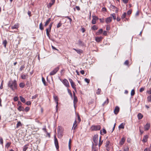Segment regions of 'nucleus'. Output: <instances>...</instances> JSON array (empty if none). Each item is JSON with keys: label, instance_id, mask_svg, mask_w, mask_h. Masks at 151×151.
I'll list each match as a JSON object with an SVG mask.
<instances>
[{"label": "nucleus", "instance_id": "obj_10", "mask_svg": "<svg viewBox=\"0 0 151 151\" xmlns=\"http://www.w3.org/2000/svg\"><path fill=\"white\" fill-rule=\"evenodd\" d=\"M112 20V17H109L106 19V23H110Z\"/></svg>", "mask_w": 151, "mask_h": 151}, {"label": "nucleus", "instance_id": "obj_58", "mask_svg": "<svg viewBox=\"0 0 151 151\" xmlns=\"http://www.w3.org/2000/svg\"><path fill=\"white\" fill-rule=\"evenodd\" d=\"M102 142L103 141H101V140L99 141V147L102 144Z\"/></svg>", "mask_w": 151, "mask_h": 151}, {"label": "nucleus", "instance_id": "obj_56", "mask_svg": "<svg viewBox=\"0 0 151 151\" xmlns=\"http://www.w3.org/2000/svg\"><path fill=\"white\" fill-rule=\"evenodd\" d=\"M92 23L93 24H95L96 23V21L94 19H93L92 21Z\"/></svg>", "mask_w": 151, "mask_h": 151}, {"label": "nucleus", "instance_id": "obj_14", "mask_svg": "<svg viewBox=\"0 0 151 151\" xmlns=\"http://www.w3.org/2000/svg\"><path fill=\"white\" fill-rule=\"evenodd\" d=\"M78 100L77 97L75 96L74 93V100H73V104L74 107H75V105L76 104Z\"/></svg>", "mask_w": 151, "mask_h": 151}, {"label": "nucleus", "instance_id": "obj_29", "mask_svg": "<svg viewBox=\"0 0 151 151\" xmlns=\"http://www.w3.org/2000/svg\"><path fill=\"white\" fill-rule=\"evenodd\" d=\"M25 84L24 83H20L19 84V86L21 88H24L25 86Z\"/></svg>", "mask_w": 151, "mask_h": 151}, {"label": "nucleus", "instance_id": "obj_28", "mask_svg": "<svg viewBox=\"0 0 151 151\" xmlns=\"http://www.w3.org/2000/svg\"><path fill=\"white\" fill-rule=\"evenodd\" d=\"M28 145H25L23 148V151H26L28 148Z\"/></svg>", "mask_w": 151, "mask_h": 151}, {"label": "nucleus", "instance_id": "obj_13", "mask_svg": "<svg viewBox=\"0 0 151 151\" xmlns=\"http://www.w3.org/2000/svg\"><path fill=\"white\" fill-rule=\"evenodd\" d=\"M148 138V135H145L143 137L142 141L143 142H146L147 141V139Z\"/></svg>", "mask_w": 151, "mask_h": 151}, {"label": "nucleus", "instance_id": "obj_43", "mask_svg": "<svg viewBox=\"0 0 151 151\" xmlns=\"http://www.w3.org/2000/svg\"><path fill=\"white\" fill-rule=\"evenodd\" d=\"M65 17V18H67L68 19H69L70 24L71 23V22L72 21V19L71 18H70L68 16H65V17Z\"/></svg>", "mask_w": 151, "mask_h": 151}, {"label": "nucleus", "instance_id": "obj_20", "mask_svg": "<svg viewBox=\"0 0 151 151\" xmlns=\"http://www.w3.org/2000/svg\"><path fill=\"white\" fill-rule=\"evenodd\" d=\"M18 110L19 111H24V108L21 106H19V107L17 108Z\"/></svg>", "mask_w": 151, "mask_h": 151}, {"label": "nucleus", "instance_id": "obj_31", "mask_svg": "<svg viewBox=\"0 0 151 151\" xmlns=\"http://www.w3.org/2000/svg\"><path fill=\"white\" fill-rule=\"evenodd\" d=\"M7 44V41L6 40H4L3 42V44L4 45V46L5 48L6 47V45Z\"/></svg>", "mask_w": 151, "mask_h": 151}, {"label": "nucleus", "instance_id": "obj_16", "mask_svg": "<svg viewBox=\"0 0 151 151\" xmlns=\"http://www.w3.org/2000/svg\"><path fill=\"white\" fill-rule=\"evenodd\" d=\"M59 128H60L59 127H58ZM58 136L60 137H61L63 135L62 132L60 131V128L58 129Z\"/></svg>", "mask_w": 151, "mask_h": 151}, {"label": "nucleus", "instance_id": "obj_37", "mask_svg": "<svg viewBox=\"0 0 151 151\" xmlns=\"http://www.w3.org/2000/svg\"><path fill=\"white\" fill-rule=\"evenodd\" d=\"M42 82L44 84V85L45 86H46V82L45 78L43 77H42Z\"/></svg>", "mask_w": 151, "mask_h": 151}, {"label": "nucleus", "instance_id": "obj_49", "mask_svg": "<svg viewBox=\"0 0 151 151\" xmlns=\"http://www.w3.org/2000/svg\"><path fill=\"white\" fill-rule=\"evenodd\" d=\"M53 98L55 101H58V98L57 96H53Z\"/></svg>", "mask_w": 151, "mask_h": 151}, {"label": "nucleus", "instance_id": "obj_4", "mask_svg": "<svg viewBox=\"0 0 151 151\" xmlns=\"http://www.w3.org/2000/svg\"><path fill=\"white\" fill-rule=\"evenodd\" d=\"M59 69V68L57 67L55 68L50 73V75L52 76L55 74L57 72L58 70Z\"/></svg>", "mask_w": 151, "mask_h": 151}, {"label": "nucleus", "instance_id": "obj_15", "mask_svg": "<svg viewBox=\"0 0 151 151\" xmlns=\"http://www.w3.org/2000/svg\"><path fill=\"white\" fill-rule=\"evenodd\" d=\"M19 24L18 23H17L14 24L13 26L11 27V28L12 29H17L19 27Z\"/></svg>", "mask_w": 151, "mask_h": 151}, {"label": "nucleus", "instance_id": "obj_34", "mask_svg": "<svg viewBox=\"0 0 151 151\" xmlns=\"http://www.w3.org/2000/svg\"><path fill=\"white\" fill-rule=\"evenodd\" d=\"M39 28L41 30H42L43 29V27L42 24V22L40 24Z\"/></svg>", "mask_w": 151, "mask_h": 151}, {"label": "nucleus", "instance_id": "obj_55", "mask_svg": "<svg viewBox=\"0 0 151 151\" xmlns=\"http://www.w3.org/2000/svg\"><path fill=\"white\" fill-rule=\"evenodd\" d=\"M129 150V148L128 147H124V151H128Z\"/></svg>", "mask_w": 151, "mask_h": 151}, {"label": "nucleus", "instance_id": "obj_21", "mask_svg": "<svg viewBox=\"0 0 151 151\" xmlns=\"http://www.w3.org/2000/svg\"><path fill=\"white\" fill-rule=\"evenodd\" d=\"M71 86L72 88L74 90L76 91V85L75 84L74 82H73L71 83Z\"/></svg>", "mask_w": 151, "mask_h": 151}, {"label": "nucleus", "instance_id": "obj_18", "mask_svg": "<svg viewBox=\"0 0 151 151\" xmlns=\"http://www.w3.org/2000/svg\"><path fill=\"white\" fill-rule=\"evenodd\" d=\"M103 38L101 37H97L95 38V40L97 42H99L102 40Z\"/></svg>", "mask_w": 151, "mask_h": 151}, {"label": "nucleus", "instance_id": "obj_27", "mask_svg": "<svg viewBox=\"0 0 151 151\" xmlns=\"http://www.w3.org/2000/svg\"><path fill=\"white\" fill-rule=\"evenodd\" d=\"M22 126V124L21 122L20 121H19L18 122L17 124L16 125V128H18L19 127L21 126Z\"/></svg>", "mask_w": 151, "mask_h": 151}, {"label": "nucleus", "instance_id": "obj_7", "mask_svg": "<svg viewBox=\"0 0 151 151\" xmlns=\"http://www.w3.org/2000/svg\"><path fill=\"white\" fill-rule=\"evenodd\" d=\"M78 45L82 47H84L86 46L85 43L81 41L80 39L78 41Z\"/></svg>", "mask_w": 151, "mask_h": 151}, {"label": "nucleus", "instance_id": "obj_19", "mask_svg": "<svg viewBox=\"0 0 151 151\" xmlns=\"http://www.w3.org/2000/svg\"><path fill=\"white\" fill-rule=\"evenodd\" d=\"M125 140V138L124 137H123L122 138L121 141L120 142L119 144L120 145H123L124 143Z\"/></svg>", "mask_w": 151, "mask_h": 151}, {"label": "nucleus", "instance_id": "obj_25", "mask_svg": "<svg viewBox=\"0 0 151 151\" xmlns=\"http://www.w3.org/2000/svg\"><path fill=\"white\" fill-rule=\"evenodd\" d=\"M103 32V29H100L99 31L96 32L97 35H99L101 34Z\"/></svg>", "mask_w": 151, "mask_h": 151}, {"label": "nucleus", "instance_id": "obj_47", "mask_svg": "<svg viewBox=\"0 0 151 151\" xmlns=\"http://www.w3.org/2000/svg\"><path fill=\"white\" fill-rule=\"evenodd\" d=\"M93 144L92 151H98L97 149L95 148V147L93 146Z\"/></svg>", "mask_w": 151, "mask_h": 151}, {"label": "nucleus", "instance_id": "obj_23", "mask_svg": "<svg viewBox=\"0 0 151 151\" xmlns=\"http://www.w3.org/2000/svg\"><path fill=\"white\" fill-rule=\"evenodd\" d=\"M108 103L109 99L108 98H107L106 100L103 104L102 106H104L105 105H106L108 104Z\"/></svg>", "mask_w": 151, "mask_h": 151}, {"label": "nucleus", "instance_id": "obj_42", "mask_svg": "<svg viewBox=\"0 0 151 151\" xmlns=\"http://www.w3.org/2000/svg\"><path fill=\"white\" fill-rule=\"evenodd\" d=\"M135 94V91L134 89H132L131 91V96H133Z\"/></svg>", "mask_w": 151, "mask_h": 151}, {"label": "nucleus", "instance_id": "obj_2", "mask_svg": "<svg viewBox=\"0 0 151 151\" xmlns=\"http://www.w3.org/2000/svg\"><path fill=\"white\" fill-rule=\"evenodd\" d=\"M91 130L92 131L99 130L101 129V126L99 125H93L91 127Z\"/></svg>", "mask_w": 151, "mask_h": 151}, {"label": "nucleus", "instance_id": "obj_3", "mask_svg": "<svg viewBox=\"0 0 151 151\" xmlns=\"http://www.w3.org/2000/svg\"><path fill=\"white\" fill-rule=\"evenodd\" d=\"M93 141L95 146H96L98 144V136L97 135H94L93 138Z\"/></svg>", "mask_w": 151, "mask_h": 151}, {"label": "nucleus", "instance_id": "obj_63", "mask_svg": "<svg viewBox=\"0 0 151 151\" xmlns=\"http://www.w3.org/2000/svg\"><path fill=\"white\" fill-rule=\"evenodd\" d=\"M81 30L83 33L85 31V29L84 28V27H82L81 28Z\"/></svg>", "mask_w": 151, "mask_h": 151}, {"label": "nucleus", "instance_id": "obj_50", "mask_svg": "<svg viewBox=\"0 0 151 151\" xmlns=\"http://www.w3.org/2000/svg\"><path fill=\"white\" fill-rule=\"evenodd\" d=\"M70 144H71V140H70V139L69 142V143H68L69 149L70 150L71 149Z\"/></svg>", "mask_w": 151, "mask_h": 151}, {"label": "nucleus", "instance_id": "obj_24", "mask_svg": "<svg viewBox=\"0 0 151 151\" xmlns=\"http://www.w3.org/2000/svg\"><path fill=\"white\" fill-rule=\"evenodd\" d=\"M137 117L139 119H140L142 118L143 116L141 113H139L138 114Z\"/></svg>", "mask_w": 151, "mask_h": 151}, {"label": "nucleus", "instance_id": "obj_60", "mask_svg": "<svg viewBox=\"0 0 151 151\" xmlns=\"http://www.w3.org/2000/svg\"><path fill=\"white\" fill-rule=\"evenodd\" d=\"M52 23H51V24H50V25L49 26V32H50L51 28V27H52Z\"/></svg>", "mask_w": 151, "mask_h": 151}, {"label": "nucleus", "instance_id": "obj_51", "mask_svg": "<svg viewBox=\"0 0 151 151\" xmlns=\"http://www.w3.org/2000/svg\"><path fill=\"white\" fill-rule=\"evenodd\" d=\"M24 67H24V65H22L21 66V67L19 69V70L21 71H22V70H23V69L24 68Z\"/></svg>", "mask_w": 151, "mask_h": 151}, {"label": "nucleus", "instance_id": "obj_41", "mask_svg": "<svg viewBox=\"0 0 151 151\" xmlns=\"http://www.w3.org/2000/svg\"><path fill=\"white\" fill-rule=\"evenodd\" d=\"M111 15L112 16V17L115 20L116 19V14H115L113 13L112 14H111Z\"/></svg>", "mask_w": 151, "mask_h": 151}, {"label": "nucleus", "instance_id": "obj_33", "mask_svg": "<svg viewBox=\"0 0 151 151\" xmlns=\"http://www.w3.org/2000/svg\"><path fill=\"white\" fill-rule=\"evenodd\" d=\"M92 29L93 30H96L98 29V27L96 25H93L92 27Z\"/></svg>", "mask_w": 151, "mask_h": 151}, {"label": "nucleus", "instance_id": "obj_54", "mask_svg": "<svg viewBox=\"0 0 151 151\" xmlns=\"http://www.w3.org/2000/svg\"><path fill=\"white\" fill-rule=\"evenodd\" d=\"M14 101H17L18 100V98L17 96H15L14 98Z\"/></svg>", "mask_w": 151, "mask_h": 151}, {"label": "nucleus", "instance_id": "obj_11", "mask_svg": "<svg viewBox=\"0 0 151 151\" xmlns=\"http://www.w3.org/2000/svg\"><path fill=\"white\" fill-rule=\"evenodd\" d=\"M55 1H51V2L47 4V7L48 8H50L51 6L54 4Z\"/></svg>", "mask_w": 151, "mask_h": 151}, {"label": "nucleus", "instance_id": "obj_36", "mask_svg": "<svg viewBox=\"0 0 151 151\" xmlns=\"http://www.w3.org/2000/svg\"><path fill=\"white\" fill-rule=\"evenodd\" d=\"M109 143H110V142L109 141H108V140L106 141V142L105 146L106 147H108L109 146Z\"/></svg>", "mask_w": 151, "mask_h": 151}, {"label": "nucleus", "instance_id": "obj_45", "mask_svg": "<svg viewBox=\"0 0 151 151\" xmlns=\"http://www.w3.org/2000/svg\"><path fill=\"white\" fill-rule=\"evenodd\" d=\"M129 64V61L127 60H126L124 63V65H127V66Z\"/></svg>", "mask_w": 151, "mask_h": 151}, {"label": "nucleus", "instance_id": "obj_62", "mask_svg": "<svg viewBox=\"0 0 151 151\" xmlns=\"http://www.w3.org/2000/svg\"><path fill=\"white\" fill-rule=\"evenodd\" d=\"M122 1L125 4H127L129 1V0H122Z\"/></svg>", "mask_w": 151, "mask_h": 151}, {"label": "nucleus", "instance_id": "obj_44", "mask_svg": "<svg viewBox=\"0 0 151 151\" xmlns=\"http://www.w3.org/2000/svg\"><path fill=\"white\" fill-rule=\"evenodd\" d=\"M11 144V143L10 142H8L6 145V147L8 148Z\"/></svg>", "mask_w": 151, "mask_h": 151}, {"label": "nucleus", "instance_id": "obj_6", "mask_svg": "<svg viewBox=\"0 0 151 151\" xmlns=\"http://www.w3.org/2000/svg\"><path fill=\"white\" fill-rule=\"evenodd\" d=\"M54 142H55V147L56 148V149L57 150H58L59 149V146H58V140L56 138L55 136L54 137Z\"/></svg>", "mask_w": 151, "mask_h": 151}, {"label": "nucleus", "instance_id": "obj_46", "mask_svg": "<svg viewBox=\"0 0 151 151\" xmlns=\"http://www.w3.org/2000/svg\"><path fill=\"white\" fill-rule=\"evenodd\" d=\"M21 78L23 79H25L26 78V75L22 74L21 76Z\"/></svg>", "mask_w": 151, "mask_h": 151}, {"label": "nucleus", "instance_id": "obj_61", "mask_svg": "<svg viewBox=\"0 0 151 151\" xmlns=\"http://www.w3.org/2000/svg\"><path fill=\"white\" fill-rule=\"evenodd\" d=\"M132 10H128L127 12V14L128 15L130 14H131L132 13Z\"/></svg>", "mask_w": 151, "mask_h": 151}, {"label": "nucleus", "instance_id": "obj_38", "mask_svg": "<svg viewBox=\"0 0 151 151\" xmlns=\"http://www.w3.org/2000/svg\"><path fill=\"white\" fill-rule=\"evenodd\" d=\"M101 91V89L100 88H98L97 90L96 93L98 95L100 94Z\"/></svg>", "mask_w": 151, "mask_h": 151}, {"label": "nucleus", "instance_id": "obj_12", "mask_svg": "<svg viewBox=\"0 0 151 151\" xmlns=\"http://www.w3.org/2000/svg\"><path fill=\"white\" fill-rule=\"evenodd\" d=\"M110 7L111 8L115 10V11L116 13H117L119 11V9L114 6L111 5L110 6Z\"/></svg>", "mask_w": 151, "mask_h": 151}, {"label": "nucleus", "instance_id": "obj_64", "mask_svg": "<svg viewBox=\"0 0 151 151\" xmlns=\"http://www.w3.org/2000/svg\"><path fill=\"white\" fill-rule=\"evenodd\" d=\"M100 21L102 23L104 22V19L103 18L102 19H99Z\"/></svg>", "mask_w": 151, "mask_h": 151}, {"label": "nucleus", "instance_id": "obj_1", "mask_svg": "<svg viewBox=\"0 0 151 151\" xmlns=\"http://www.w3.org/2000/svg\"><path fill=\"white\" fill-rule=\"evenodd\" d=\"M8 86L13 91L17 89V82L15 80L9 81L8 83Z\"/></svg>", "mask_w": 151, "mask_h": 151}, {"label": "nucleus", "instance_id": "obj_40", "mask_svg": "<svg viewBox=\"0 0 151 151\" xmlns=\"http://www.w3.org/2000/svg\"><path fill=\"white\" fill-rule=\"evenodd\" d=\"M126 16V13L125 12L122 15L121 17L122 19H123Z\"/></svg>", "mask_w": 151, "mask_h": 151}, {"label": "nucleus", "instance_id": "obj_39", "mask_svg": "<svg viewBox=\"0 0 151 151\" xmlns=\"http://www.w3.org/2000/svg\"><path fill=\"white\" fill-rule=\"evenodd\" d=\"M147 100L148 101H149V102L151 101V95H150L147 97Z\"/></svg>", "mask_w": 151, "mask_h": 151}, {"label": "nucleus", "instance_id": "obj_48", "mask_svg": "<svg viewBox=\"0 0 151 151\" xmlns=\"http://www.w3.org/2000/svg\"><path fill=\"white\" fill-rule=\"evenodd\" d=\"M30 108L29 107H27L25 108V109H24L26 112H27L29 110Z\"/></svg>", "mask_w": 151, "mask_h": 151}, {"label": "nucleus", "instance_id": "obj_17", "mask_svg": "<svg viewBox=\"0 0 151 151\" xmlns=\"http://www.w3.org/2000/svg\"><path fill=\"white\" fill-rule=\"evenodd\" d=\"M73 49L76 51L79 54H81L83 53V51L81 49L77 50L75 48H73Z\"/></svg>", "mask_w": 151, "mask_h": 151}, {"label": "nucleus", "instance_id": "obj_52", "mask_svg": "<svg viewBox=\"0 0 151 151\" xmlns=\"http://www.w3.org/2000/svg\"><path fill=\"white\" fill-rule=\"evenodd\" d=\"M0 143L2 145L3 144V139L1 137H0Z\"/></svg>", "mask_w": 151, "mask_h": 151}, {"label": "nucleus", "instance_id": "obj_30", "mask_svg": "<svg viewBox=\"0 0 151 151\" xmlns=\"http://www.w3.org/2000/svg\"><path fill=\"white\" fill-rule=\"evenodd\" d=\"M20 100L23 103H24L25 101V99L22 96H20Z\"/></svg>", "mask_w": 151, "mask_h": 151}, {"label": "nucleus", "instance_id": "obj_5", "mask_svg": "<svg viewBox=\"0 0 151 151\" xmlns=\"http://www.w3.org/2000/svg\"><path fill=\"white\" fill-rule=\"evenodd\" d=\"M62 82L64 85L67 87L68 88L70 86L69 82L65 78L63 80Z\"/></svg>", "mask_w": 151, "mask_h": 151}, {"label": "nucleus", "instance_id": "obj_59", "mask_svg": "<svg viewBox=\"0 0 151 151\" xmlns=\"http://www.w3.org/2000/svg\"><path fill=\"white\" fill-rule=\"evenodd\" d=\"M110 29V27L109 25H107L106 26V29L107 30H109Z\"/></svg>", "mask_w": 151, "mask_h": 151}, {"label": "nucleus", "instance_id": "obj_22", "mask_svg": "<svg viewBox=\"0 0 151 151\" xmlns=\"http://www.w3.org/2000/svg\"><path fill=\"white\" fill-rule=\"evenodd\" d=\"M125 124L122 123H121L119 126V129H124V126L125 125Z\"/></svg>", "mask_w": 151, "mask_h": 151}, {"label": "nucleus", "instance_id": "obj_9", "mask_svg": "<svg viewBox=\"0 0 151 151\" xmlns=\"http://www.w3.org/2000/svg\"><path fill=\"white\" fill-rule=\"evenodd\" d=\"M119 108L118 106H116L115 107V108L114 110V114L116 115L119 112Z\"/></svg>", "mask_w": 151, "mask_h": 151}, {"label": "nucleus", "instance_id": "obj_57", "mask_svg": "<svg viewBox=\"0 0 151 151\" xmlns=\"http://www.w3.org/2000/svg\"><path fill=\"white\" fill-rule=\"evenodd\" d=\"M85 81L88 83H89L90 82V80L86 78L85 79Z\"/></svg>", "mask_w": 151, "mask_h": 151}, {"label": "nucleus", "instance_id": "obj_32", "mask_svg": "<svg viewBox=\"0 0 151 151\" xmlns=\"http://www.w3.org/2000/svg\"><path fill=\"white\" fill-rule=\"evenodd\" d=\"M76 123V120H75L74 122L73 125V128H72V129L73 128L74 130L75 129H76V127L77 126V125H75V124Z\"/></svg>", "mask_w": 151, "mask_h": 151}, {"label": "nucleus", "instance_id": "obj_53", "mask_svg": "<svg viewBox=\"0 0 151 151\" xmlns=\"http://www.w3.org/2000/svg\"><path fill=\"white\" fill-rule=\"evenodd\" d=\"M31 104V102L30 101H27L26 103V104L27 105H30Z\"/></svg>", "mask_w": 151, "mask_h": 151}, {"label": "nucleus", "instance_id": "obj_26", "mask_svg": "<svg viewBox=\"0 0 151 151\" xmlns=\"http://www.w3.org/2000/svg\"><path fill=\"white\" fill-rule=\"evenodd\" d=\"M51 21V19L50 18H49L46 21L45 24V26H46Z\"/></svg>", "mask_w": 151, "mask_h": 151}, {"label": "nucleus", "instance_id": "obj_8", "mask_svg": "<svg viewBox=\"0 0 151 151\" xmlns=\"http://www.w3.org/2000/svg\"><path fill=\"white\" fill-rule=\"evenodd\" d=\"M150 127V123H147L144 126V130L145 131L149 130Z\"/></svg>", "mask_w": 151, "mask_h": 151}, {"label": "nucleus", "instance_id": "obj_35", "mask_svg": "<svg viewBox=\"0 0 151 151\" xmlns=\"http://www.w3.org/2000/svg\"><path fill=\"white\" fill-rule=\"evenodd\" d=\"M62 25V24L61 23V22L60 21L59 22L58 24L57 25V28H59Z\"/></svg>", "mask_w": 151, "mask_h": 151}]
</instances>
